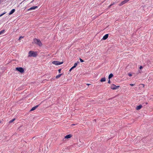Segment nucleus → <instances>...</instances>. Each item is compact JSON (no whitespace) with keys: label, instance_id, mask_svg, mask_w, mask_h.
Wrapping results in <instances>:
<instances>
[{"label":"nucleus","instance_id":"f257e3e1","mask_svg":"<svg viewBox=\"0 0 153 153\" xmlns=\"http://www.w3.org/2000/svg\"><path fill=\"white\" fill-rule=\"evenodd\" d=\"M33 43L39 46H41L42 45V44L40 40L39 39H33Z\"/></svg>","mask_w":153,"mask_h":153},{"label":"nucleus","instance_id":"f03ea898","mask_svg":"<svg viewBox=\"0 0 153 153\" xmlns=\"http://www.w3.org/2000/svg\"><path fill=\"white\" fill-rule=\"evenodd\" d=\"M37 56V53L36 52L30 51L28 53V57H35Z\"/></svg>","mask_w":153,"mask_h":153},{"label":"nucleus","instance_id":"7ed1b4c3","mask_svg":"<svg viewBox=\"0 0 153 153\" xmlns=\"http://www.w3.org/2000/svg\"><path fill=\"white\" fill-rule=\"evenodd\" d=\"M63 63V62H60L58 61H53L52 62L53 64L56 65H60L62 64Z\"/></svg>","mask_w":153,"mask_h":153},{"label":"nucleus","instance_id":"20e7f679","mask_svg":"<svg viewBox=\"0 0 153 153\" xmlns=\"http://www.w3.org/2000/svg\"><path fill=\"white\" fill-rule=\"evenodd\" d=\"M16 70L17 71H19L21 73H22L24 71L23 69L21 67H17L16 68Z\"/></svg>","mask_w":153,"mask_h":153},{"label":"nucleus","instance_id":"39448f33","mask_svg":"<svg viewBox=\"0 0 153 153\" xmlns=\"http://www.w3.org/2000/svg\"><path fill=\"white\" fill-rule=\"evenodd\" d=\"M119 87V86H116L114 84H113L111 86V88L113 90H115L118 88Z\"/></svg>","mask_w":153,"mask_h":153},{"label":"nucleus","instance_id":"423d86ee","mask_svg":"<svg viewBox=\"0 0 153 153\" xmlns=\"http://www.w3.org/2000/svg\"><path fill=\"white\" fill-rule=\"evenodd\" d=\"M129 0H124L123 1H122L121 2V3L119 4V6H122L124 4L128 2Z\"/></svg>","mask_w":153,"mask_h":153},{"label":"nucleus","instance_id":"0eeeda50","mask_svg":"<svg viewBox=\"0 0 153 153\" xmlns=\"http://www.w3.org/2000/svg\"><path fill=\"white\" fill-rule=\"evenodd\" d=\"M39 105H37L34 107H33L30 110V111H32L34 110H35L38 106Z\"/></svg>","mask_w":153,"mask_h":153},{"label":"nucleus","instance_id":"6e6552de","mask_svg":"<svg viewBox=\"0 0 153 153\" xmlns=\"http://www.w3.org/2000/svg\"><path fill=\"white\" fill-rule=\"evenodd\" d=\"M37 6H34L33 7H30V8H29V10H35V9L36 8H37Z\"/></svg>","mask_w":153,"mask_h":153},{"label":"nucleus","instance_id":"1a4fd4ad","mask_svg":"<svg viewBox=\"0 0 153 153\" xmlns=\"http://www.w3.org/2000/svg\"><path fill=\"white\" fill-rule=\"evenodd\" d=\"M15 9L12 10L9 13V15H10L13 13L15 12Z\"/></svg>","mask_w":153,"mask_h":153},{"label":"nucleus","instance_id":"9d476101","mask_svg":"<svg viewBox=\"0 0 153 153\" xmlns=\"http://www.w3.org/2000/svg\"><path fill=\"white\" fill-rule=\"evenodd\" d=\"M108 34H106L105 36H104L102 38V39L105 40L108 37Z\"/></svg>","mask_w":153,"mask_h":153},{"label":"nucleus","instance_id":"9b49d317","mask_svg":"<svg viewBox=\"0 0 153 153\" xmlns=\"http://www.w3.org/2000/svg\"><path fill=\"white\" fill-rule=\"evenodd\" d=\"M71 137L72 135L71 134H70L66 135L65 136V138L66 139H68L71 138Z\"/></svg>","mask_w":153,"mask_h":153},{"label":"nucleus","instance_id":"f8f14e48","mask_svg":"<svg viewBox=\"0 0 153 153\" xmlns=\"http://www.w3.org/2000/svg\"><path fill=\"white\" fill-rule=\"evenodd\" d=\"M142 107V106L141 105H140L137 106L136 108V109L137 110H139Z\"/></svg>","mask_w":153,"mask_h":153},{"label":"nucleus","instance_id":"ddd939ff","mask_svg":"<svg viewBox=\"0 0 153 153\" xmlns=\"http://www.w3.org/2000/svg\"><path fill=\"white\" fill-rule=\"evenodd\" d=\"M105 81V77L102 78H101V80H100V81L101 82H104Z\"/></svg>","mask_w":153,"mask_h":153},{"label":"nucleus","instance_id":"4468645a","mask_svg":"<svg viewBox=\"0 0 153 153\" xmlns=\"http://www.w3.org/2000/svg\"><path fill=\"white\" fill-rule=\"evenodd\" d=\"M113 76L112 74H110L108 76V79H110V78H112Z\"/></svg>","mask_w":153,"mask_h":153},{"label":"nucleus","instance_id":"2eb2a0df","mask_svg":"<svg viewBox=\"0 0 153 153\" xmlns=\"http://www.w3.org/2000/svg\"><path fill=\"white\" fill-rule=\"evenodd\" d=\"M62 75V74H59L57 75L56 76V79H58V78L60 77L61 75Z\"/></svg>","mask_w":153,"mask_h":153},{"label":"nucleus","instance_id":"dca6fc26","mask_svg":"<svg viewBox=\"0 0 153 153\" xmlns=\"http://www.w3.org/2000/svg\"><path fill=\"white\" fill-rule=\"evenodd\" d=\"M5 31V30H1L0 31V35L3 33Z\"/></svg>","mask_w":153,"mask_h":153},{"label":"nucleus","instance_id":"f3484780","mask_svg":"<svg viewBox=\"0 0 153 153\" xmlns=\"http://www.w3.org/2000/svg\"><path fill=\"white\" fill-rule=\"evenodd\" d=\"M15 120V118H14L12 120H10L9 122V123H12V122H13Z\"/></svg>","mask_w":153,"mask_h":153},{"label":"nucleus","instance_id":"a211bd4d","mask_svg":"<svg viewBox=\"0 0 153 153\" xmlns=\"http://www.w3.org/2000/svg\"><path fill=\"white\" fill-rule=\"evenodd\" d=\"M77 65V63H75L74 64V66H73L75 68Z\"/></svg>","mask_w":153,"mask_h":153},{"label":"nucleus","instance_id":"6ab92c4d","mask_svg":"<svg viewBox=\"0 0 153 153\" xmlns=\"http://www.w3.org/2000/svg\"><path fill=\"white\" fill-rule=\"evenodd\" d=\"M6 13V12H4L3 13H2V14H0V17L2 16L3 15L5 14Z\"/></svg>","mask_w":153,"mask_h":153},{"label":"nucleus","instance_id":"aec40b11","mask_svg":"<svg viewBox=\"0 0 153 153\" xmlns=\"http://www.w3.org/2000/svg\"><path fill=\"white\" fill-rule=\"evenodd\" d=\"M74 67L73 66L72 67H71V68L70 69V70L69 71H71L73 69H74Z\"/></svg>","mask_w":153,"mask_h":153},{"label":"nucleus","instance_id":"412c9836","mask_svg":"<svg viewBox=\"0 0 153 153\" xmlns=\"http://www.w3.org/2000/svg\"><path fill=\"white\" fill-rule=\"evenodd\" d=\"M23 38V36H20L19 37V39L18 40H20L21 38Z\"/></svg>","mask_w":153,"mask_h":153},{"label":"nucleus","instance_id":"4be33fe9","mask_svg":"<svg viewBox=\"0 0 153 153\" xmlns=\"http://www.w3.org/2000/svg\"><path fill=\"white\" fill-rule=\"evenodd\" d=\"M79 60L80 62H84V61L81 58H80Z\"/></svg>","mask_w":153,"mask_h":153},{"label":"nucleus","instance_id":"5701e85b","mask_svg":"<svg viewBox=\"0 0 153 153\" xmlns=\"http://www.w3.org/2000/svg\"><path fill=\"white\" fill-rule=\"evenodd\" d=\"M128 75L130 76H132V74H131L128 73Z\"/></svg>","mask_w":153,"mask_h":153},{"label":"nucleus","instance_id":"b1692460","mask_svg":"<svg viewBox=\"0 0 153 153\" xmlns=\"http://www.w3.org/2000/svg\"><path fill=\"white\" fill-rule=\"evenodd\" d=\"M114 4V3H113L111 4V5L109 6V7H110L111 6L113 5Z\"/></svg>","mask_w":153,"mask_h":153},{"label":"nucleus","instance_id":"393cba45","mask_svg":"<svg viewBox=\"0 0 153 153\" xmlns=\"http://www.w3.org/2000/svg\"><path fill=\"white\" fill-rule=\"evenodd\" d=\"M143 67L142 66H141L140 67V69H141L143 68Z\"/></svg>","mask_w":153,"mask_h":153},{"label":"nucleus","instance_id":"a878e982","mask_svg":"<svg viewBox=\"0 0 153 153\" xmlns=\"http://www.w3.org/2000/svg\"><path fill=\"white\" fill-rule=\"evenodd\" d=\"M130 85H131V86H134V84H130Z\"/></svg>","mask_w":153,"mask_h":153},{"label":"nucleus","instance_id":"bb28decb","mask_svg":"<svg viewBox=\"0 0 153 153\" xmlns=\"http://www.w3.org/2000/svg\"><path fill=\"white\" fill-rule=\"evenodd\" d=\"M61 71V69H59L58 70V71H59V73H60Z\"/></svg>","mask_w":153,"mask_h":153},{"label":"nucleus","instance_id":"cd10ccee","mask_svg":"<svg viewBox=\"0 0 153 153\" xmlns=\"http://www.w3.org/2000/svg\"><path fill=\"white\" fill-rule=\"evenodd\" d=\"M110 82H110V79H109V80H108V83H110Z\"/></svg>","mask_w":153,"mask_h":153},{"label":"nucleus","instance_id":"c85d7f7f","mask_svg":"<svg viewBox=\"0 0 153 153\" xmlns=\"http://www.w3.org/2000/svg\"><path fill=\"white\" fill-rule=\"evenodd\" d=\"M1 121L0 120V123H1Z\"/></svg>","mask_w":153,"mask_h":153},{"label":"nucleus","instance_id":"c756f323","mask_svg":"<svg viewBox=\"0 0 153 153\" xmlns=\"http://www.w3.org/2000/svg\"><path fill=\"white\" fill-rule=\"evenodd\" d=\"M89 85V84H87V85Z\"/></svg>","mask_w":153,"mask_h":153},{"label":"nucleus","instance_id":"7c9ffc66","mask_svg":"<svg viewBox=\"0 0 153 153\" xmlns=\"http://www.w3.org/2000/svg\"><path fill=\"white\" fill-rule=\"evenodd\" d=\"M34 0H33V1H34Z\"/></svg>","mask_w":153,"mask_h":153}]
</instances>
